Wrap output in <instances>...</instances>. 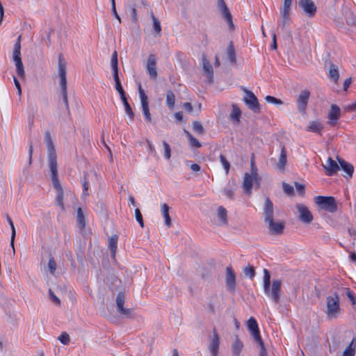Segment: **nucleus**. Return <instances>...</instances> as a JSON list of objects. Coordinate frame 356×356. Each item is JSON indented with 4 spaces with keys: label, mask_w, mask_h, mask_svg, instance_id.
<instances>
[{
    "label": "nucleus",
    "mask_w": 356,
    "mask_h": 356,
    "mask_svg": "<svg viewBox=\"0 0 356 356\" xmlns=\"http://www.w3.org/2000/svg\"><path fill=\"white\" fill-rule=\"evenodd\" d=\"M264 291L273 302L277 303L280 300L282 282L280 280H273L270 286V275L269 271L264 269Z\"/></svg>",
    "instance_id": "1"
},
{
    "label": "nucleus",
    "mask_w": 356,
    "mask_h": 356,
    "mask_svg": "<svg viewBox=\"0 0 356 356\" xmlns=\"http://www.w3.org/2000/svg\"><path fill=\"white\" fill-rule=\"evenodd\" d=\"M58 73L59 77V85L61 88V96L65 107L68 108V99L67 91V79H66V62L62 55L58 57Z\"/></svg>",
    "instance_id": "2"
},
{
    "label": "nucleus",
    "mask_w": 356,
    "mask_h": 356,
    "mask_svg": "<svg viewBox=\"0 0 356 356\" xmlns=\"http://www.w3.org/2000/svg\"><path fill=\"white\" fill-rule=\"evenodd\" d=\"M341 313L339 296L335 292L326 298L325 314L328 318H336Z\"/></svg>",
    "instance_id": "3"
},
{
    "label": "nucleus",
    "mask_w": 356,
    "mask_h": 356,
    "mask_svg": "<svg viewBox=\"0 0 356 356\" xmlns=\"http://www.w3.org/2000/svg\"><path fill=\"white\" fill-rule=\"evenodd\" d=\"M44 140L48 151V161L51 173L58 172L56 150L49 131L44 133Z\"/></svg>",
    "instance_id": "4"
},
{
    "label": "nucleus",
    "mask_w": 356,
    "mask_h": 356,
    "mask_svg": "<svg viewBox=\"0 0 356 356\" xmlns=\"http://www.w3.org/2000/svg\"><path fill=\"white\" fill-rule=\"evenodd\" d=\"M252 175L245 173L243 181V188L246 194L250 195L252 192V184L254 181L258 186L259 185V178L257 172V169L254 167V162L252 161Z\"/></svg>",
    "instance_id": "5"
},
{
    "label": "nucleus",
    "mask_w": 356,
    "mask_h": 356,
    "mask_svg": "<svg viewBox=\"0 0 356 356\" xmlns=\"http://www.w3.org/2000/svg\"><path fill=\"white\" fill-rule=\"evenodd\" d=\"M315 203L321 209L334 213L337 210L335 199L332 196L318 195L315 197Z\"/></svg>",
    "instance_id": "6"
},
{
    "label": "nucleus",
    "mask_w": 356,
    "mask_h": 356,
    "mask_svg": "<svg viewBox=\"0 0 356 356\" xmlns=\"http://www.w3.org/2000/svg\"><path fill=\"white\" fill-rule=\"evenodd\" d=\"M51 175L53 186L56 191V203L63 211H65V207L63 203L64 193L59 182L58 172L51 173Z\"/></svg>",
    "instance_id": "7"
},
{
    "label": "nucleus",
    "mask_w": 356,
    "mask_h": 356,
    "mask_svg": "<svg viewBox=\"0 0 356 356\" xmlns=\"http://www.w3.org/2000/svg\"><path fill=\"white\" fill-rule=\"evenodd\" d=\"M139 97L141 103L142 112L147 122H152V116L149 109L148 97L145 91L142 89L141 86L138 87Z\"/></svg>",
    "instance_id": "8"
},
{
    "label": "nucleus",
    "mask_w": 356,
    "mask_h": 356,
    "mask_svg": "<svg viewBox=\"0 0 356 356\" xmlns=\"http://www.w3.org/2000/svg\"><path fill=\"white\" fill-rule=\"evenodd\" d=\"M298 6L308 17H313L316 13L317 8L312 0H299Z\"/></svg>",
    "instance_id": "9"
},
{
    "label": "nucleus",
    "mask_w": 356,
    "mask_h": 356,
    "mask_svg": "<svg viewBox=\"0 0 356 356\" xmlns=\"http://www.w3.org/2000/svg\"><path fill=\"white\" fill-rule=\"evenodd\" d=\"M245 96L243 97V102L248 107L249 109L255 113L259 112V104L258 99L254 94L249 90H244Z\"/></svg>",
    "instance_id": "10"
},
{
    "label": "nucleus",
    "mask_w": 356,
    "mask_h": 356,
    "mask_svg": "<svg viewBox=\"0 0 356 356\" xmlns=\"http://www.w3.org/2000/svg\"><path fill=\"white\" fill-rule=\"evenodd\" d=\"M292 1L293 0H284L283 6L280 10V24L282 26V27H284L286 25L289 24Z\"/></svg>",
    "instance_id": "11"
},
{
    "label": "nucleus",
    "mask_w": 356,
    "mask_h": 356,
    "mask_svg": "<svg viewBox=\"0 0 356 356\" xmlns=\"http://www.w3.org/2000/svg\"><path fill=\"white\" fill-rule=\"evenodd\" d=\"M218 8L221 11V13H222L224 19L228 24L229 29H233L234 28V25L233 21H232V16L226 5L225 1L224 0H218Z\"/></svg>",
    "instance_id": "12"
},
{
    "label": "nucleus",
    "mask_w": 356,
    "mask_h": 356,
    "mask_svg": "<svg viewBox=\"0 0 356 356\" xmlns=\"http://www.w3.org/2000/svg\"><path fill=\"white\" fill-rule=\"evenodd\" d=\"M146 70L151 79H154L157 77L156 58L153 54H149L148 56Z\"/></svg>",
    "instance_id": "13"
},
{
    "label": "nucleus",
    "mask_w": 356,
    "mask_h": 356,
    "mask_svg": "<svg viewBox=\"0 0 356 356\" xmlns=\"http://www.w3.org/2000/svg\"><path fill=\"white\" fill-rule=\"evenodd\" d=\"M341 115V109L336 104H332L330 106V111L328 113V121L329 125L334 127L337 124L338 120Z\"/></svg>",
    "instance_id": "14"
},
{
    "label": "nucleus",
    "mask_w": 356,
    "mask_h": 356,
    "mask_svg": "<svg viewBox=\"0 0 356 356\" xmlns=\"http://www.w3.org/2000/svg\"><path fill=\"white\" fill-rule=\"evenodd\" d=\"M13 60L16 67L17 75L24 79L25 77V71L21 58V52H13Z\"/></svg>",
    "instance_id": "15"
},
{
    "label": "nucleus",
    "mask_w": 356,
    "mask_h": 356,
    "mask_svg": "<svg viewBox=\"0 0 356 356\" xmlns=\"http://www.w3.org/2000/svg\"><path fill=\"white\" fill-rule=\"evenodd\" d=\"M247 327L252 337L255 341L261 339L260 332L258 327V323L254 318L250 317L247 323Z\"/></svg>",
    "instance_id": "16"
},
{
    "label": "nucleus",
    "mask_w": 356,
    "mask_h": 356,
    "mask_svg": "<svg viewBox=\"0 0 356 356\" xmlns=\"http://www.w3.org/2000/svg\"><path fill=\"white\" fill-rule=\"evenodd\" d=\"M220 344V338L216 332V330L214 328L213 331V337L210 341L209 349L211 353V356H218V349Z\"/></svg>",
    "instance_id": "17"
},
{
    "label": "nucleus",
    "mask_w": 356,
    "mask_h": 356,
    "mask_svg": "<svg viewBox=\"0 0 356 356\" xmlns=\"http://www.w3.org/2000/svg\"><path fill=\"white\" fill-rule=\"evenodd\" d=\"M309 95L310 92L307 90L301 91L300 94L299 95L297 100V104L298 109L301 112H305V111L306 110Z\"/></svg>",
    "instance_id": "18"
},
{
    "label": "nucleus",
    "mask_w": 356,
    "mask_h": 356,
    "mask_svg": "<svg viewBox=\"0 0 356 356\" xmlns=\"http://www.w3.org/2000/svg\"><path fill=\"white\" fill-rule=\"evenodd\" d=\"M296 207L299 212L300 219L302 222L309 223L312 221V215L307 207L302 204H297Z\"/></svg>",
    "instance_id": "19"
},
{
    "label": "nucleus",
    "mask_w": 356,
    "mask_h": 356,
    "mask_svg": "<svg viewBox=\"0 0 356 356\" xmlns=\"http://www.w3.org/2000/svg\"><path fill=\"white\" fill-rule=\"evenodd\" d=\"M323 167L325 169L326 175L327 176H333L339 169L337 162L330 157L327 159L325 164L323 165Z\"/></svg>",
    "instance_id": "20"
},
{
    "label": "nucleus",
    "mask_w": 356,
    "mask_h": 356,
    "mask_svg": "<svg viewBox=\"0 0 356 356\" xmlns=\"http://www.w3.org/2000/svg\"><path fill=\"white\" fill-rule=\"evenodd\" d=\"M264 214L265 222L273 219V204L268 197L266 198L264 201Z\"/></svg>",
    "instance_id": "21"
},
{
    "label": "nucleus",
    "mask_w": 356,
    "mask_h": 356,
    "mask_svg": "<svg viewBox=\"0 0 356 356\" xmlns=\"http://www.w3.org/2000/svg\"><path fill=\"white\" fill-rule=\"evenodd\" d=\"M226 284L232 291L236 287V276L231 266L226 268Z\"/></svg>",
    "instance_id": "22"
},
{
    "label": "nucleus",
    "mask_w": 356,
    "mask_h": 356,
    "mask_svg": "<svg viewBox=\"0 0 356 356\" xmlns=\"http://www.w3.org/2000/svg\"><path fill=\"white\" fill-rule=\"evenodd\" d=\"M237 188L236 181L234 179L229 180L222 190V194L230 200L234 198V191Z\"/></svg>",
    "instance_id": "23"
},
{
    "label": "nucleus",
    "mask_w": 356,
    "mask_h": 356,
    "mask_svg": "<svg viewBox=\"0 0 356 356\" xmlns=\"http://www.w3.org/2000/svg\"><path fill=\"white\" fill-rule=\"evenodd\" d=\"M266 222L268 224L269 231L271 234H280L284 228V224L282 222H275L273 219Z\"/></svg>",
    "instance_id": "24"
},
{
    "label": "nucleus",
    "mask_w": 356,
    "mask_h": 356,
    "mask_svg": "<svg viewBox=\"0 0 356 356\" xmlns=\"http://www.w3.org/2000/svg\"><path fill=\"white\" fill-rule=\"evenodd\" d=\"M323 129V124L320 120L310 121L307 125V131L321 134Z\"/></svg>",
    "instance_id": "25"
},
{
    "label": "nucleus",
    "mask_w": 356,
    "mask_h": 356,
    "mask_svg": "<svg viewBox=\"0 0 356 356\" xmlns=\"http://www.w3.org/2000/svg\"><path fill=\"white\" fill-rule=\"evenodd\" d=\"M202 65L203 70L205 74L207 75L209 83L213 81V67L209 60L207 59L206 56H202Z\"/></svg>",
    "instance_id": "26"
},
{
    "label": "nucleus",
    "mask_w": 356,
    "mask_h": 356,
    "mask_svg": "<svg viewBox=\"0 0 356 356\" xmlns=\"http://www.w3.org/2000/svg\"><path fill=\"white\" fill-rule=\"evenodd\" d=\"M243 348V343L239 339L238 336H236L234 342L232 344V353L233 356H239Z\"/></svg>",
    "instance_id": "27"
},
{
    "label": "nucleus",
    "mask_w": 356,
    "mask_h": 356,
    "mask_svg": "<svg viewBox=\"0 0 356 356\" xmlns=\"http://www.w3.org/2000/svg\"><path fill=\"white\" fill-rule=\"evenodd\" d=\"M341 169L346 173L347 176L351 177L354 171L353 166L341 159H338Z\"/></svg>",
    "instance_id": "28"
},
{
    "label": "nucleus",
    "mask_w": 356,
    "mask_h": 356,
    "mask_svg": "<svg viewBox=\"0 0 356 356\" xmlns=\"http://www.w3.org/2000/svg\"><path fill=\"white\" fill-rule=\"evenodd\" d=\"M169 207L165 203L162 204L161 206V213L165 219V225L168 227H170L171 226V218L169 215Z\"/></svg>",
    "instance_id": "29"
},
{
    "label": "nucleus",
    "mask_w": 356,
    "mask_h": 356,
    "mask_svg": "<svg viewBox=\"0 0 356 356\" xmlns=\"http://www.w3.org/2000/svg\"><path fill=\"white\" fill-rule=\"evenodd\" d=\"M241 116V111L240 108L237 106L233 104L232 110L229 115V119L231 120H232L233 122H234L235 123L238 124L240 122Z\"/></svg>",
    "instance_id": "30"
},
{
    "label": "nucleus",
    "mask_w": 356,
    "mask_h": 356,
    "mask_svg": "<svg viewBox=\"0 0 356 356\" xmlns=\"http://www.w3.org/2000/svg\"><path fill=\"white\" fill-rule=\"evenodd\" d=\"M286 163V151L284 148V147H282L281 149V153L279 157V161L277 163V168L280 170H283L284 168V166Z\"/></svg>",
    "instance_id": "31"
},
{
    "label": "nucleus",
    "mask_w": 356,
    "mask_h": 356,
    "mask_svg": "<svg viewBox=\"0 0 356 356\" xmlns=\"http://www.w3.org/2000/svg\"><path fill=\"white\" fill-rule=\"evenodd\" d=\"M329 77L332 79L334 83H337L339 79V73L338 67L334 64H331L330 66L329 73H328Z\"/></svg>",
    "instance_id": "32"
},
{
    "label": "nucleus",
    "mask_w": 356,
    "mask_h": 356,
    "mask_svg": "<svg viewBox=\"0 0 356 356\" xmlns=\"http://www.w3.org/2000/svg\"><path fill=\"white\" fill-rule=\"evenodd\" d=\"M227 56L228 60L231 63H234L236 62L235 49L232 42L229 44L227 47Z\"/></svg>",
    "instance_id": "33"
},
{
    "label": "nucleus",
    "mask_w": 356,
    "mask_h": 356,
    "mask_svg": "<svg viewBox=\"0 0 356 356\" xmlns=\"http://www.w3.org/2000/svg\"><path fill=\"white\" fill-rule=\"evenodd\" d=\"M76 221L78 223L79 227L81 229H83L86 227V220L85 216L83 213V211L81 208H78L77 212H76Z\"/></svg>",
    "instance_id": "34"
},
{
    "label": "nucleus",
    "mask_w": 356,
    "mask_h": 356,
    "mask_svg": "<svg viewBox=\"0 0 356 356\" xmlns=\"http://www.w3.org/2000/svg\"><path fill=\"white\" fill-rule=\"evenodd\" d=\"M175 104V96L172 90H168L166 93V104L170 109H172Z\"/></svg>",
    "instance_id": "35"
},
{
    "label": "nucleus",
    "mask_w": 356,
    "mask_h": 356,
    "mask_svg": "<svg viewBox=\"0 0 356 356\" xmlns=\"http://www.w3.org/2000/svg\"><path fill=\"white\" fill-rule=\"evenodd\" d=\"M184 133L186 134V136H187L188 139V141H189V143H190V145L193 147H196V148H199L202 146L201 143L199 142V140L195 138V137H193L189 131H188L187 130L184 129Z\"/></svg>",
    "instance_id": "36"
},
{
    "label": "nucleus",
    "mask_w": 356,
    "mask_h": 356,
    "mask_svg": "<svg viewBox=\"0 0 356 356\" xmlns=\"http://www.w3.org/2000/svg\"><path fill=\"white\" fill-rule=\"evenodd\" d=\"M355 339H353L351 343L346 348L342 356H354L355 355Z\"/></svg>",
    "instance_id": "37"
},
{
    "label": "nucleus",
    "mask_w": 356,
    "mask_h": 356,
    "mask_svg": "<svg viewBox=\"0 0 356 356\" xmlns=\"http://www.w3.org/2000/svg\"><path fill=\"white\" fill-rule=\"evenodd\" d=\"M125 302L124 294L122 292L119 293L116 297V308L118 310H122Z\"/></svg>",
    "instance_id": "38"
},
{
    "label": "nucleus",
    "mask_w": 356,
    "mask_h": 356,
    "mask_svg": "<svg viewBox=\"0 0 356 356\" xmlns=\"http://www.w3.org/2000/svg\"><path fill=\"white\" fill-rule=\"evenodd\" d=\"M122 101V103L124 104V111H125V113L130 118H134V113L132 111V109L131 108V106L129 105V104L128 103L127 100V98L126 97H124V98H122L121 99Z\"/></svg>",
    "instance_id": "39"
},
{
    "label": "nucleus",
    "mask_w": 356,
    "mask_h": 356,
    "mask_svg": "<svg viewBox=\"0 0 356 356\" xmlns=\"http://www.w3.org/2000/svg\"><path fill=\"white\" fill-rule=\"evenodd\" d=\"M219 159L222 165L223 166V168L225 171V174L227 175L229 173L230 168L229 162L227 160L226 157L222 154L220 155Z\"/></svg>",
    "instance_id": "40"
},
{
    "label": "nucleus",
    "mask_w": 356,
    "mask_h": 356,
    "mask_svg": "<svg viewBox=\"0 0 356 356\" xmlns=\"http://www.w3.org/2000/svg\"><path fill=\"white\" fill-rule=\"evenodd\" d=\"M117 242L118 238L116 236H113L109 239V248L113 256L115 255L117 250Z\"/></svg>",
    "instance_id": "41"
},
{
    "label": "nucleus",
    "mask_w": 356,
    "mask_h": 356,
    "mask_svg": "<svg viewBox=\"0 0 356 356\" xmlns=\"http://www.w3.org/2000/svg\"><path fill=\"white\" fill-rule=\"evenodd\" d=\"M218 216L221 219L223 224L227 223V211L222 207H219L218 209Z\"/></svg>",
    "instance_id": "42"
},
{
    "label": "nucleus",
    "mask_w": 356,
    "mask_h": 356,
    "mask_svg": "<svg viewBox=\"0 0 356 356\" xmlns=\"http://www.w3.org/2000/svg\"><path fill=\"white\" fill-rule=\"evenodd\" d=\"M118 313L127 318H132L134 316V310L132 309H127L124 307L122 310H118Z\"/></svg>",
    "instance_id": "43"
},
{
    "label": "nucleus",
    "mask_w": 356,
    "mask_h": 356,
    "mask_svg": "<svg viewBox=\"0 0 356 356\" xmlns=\"http://www.w3.org/2000/svg\"><path fill=\"white\" fill-rule=\"evenodd\" d=\"M118 54L117 51H115L111 56V67L112 70L118 69Z\"/></svg>",
    "instance_id": "44"
},
{
    "label": "nucleus",
    "mask_w": 356,
    "mask_h": 356,
    "mask_svg": "<svg viewBox=\"0 0 356 356\" xmlns=\"http://www.w3.org/2000/svg\"><path fill=\"white\" fill-rule=\"evenodd\" d=\"M152 20H153L154 29L159 35H160L161 31V26L160 22L159 21V19L157 18H156L154 17V15L153 14L152 15Z\"/></svg>",
    "instance_id": "45"
},
{
    "label": "nucleus",
    "mask_w": 356,
    "mask_h": 356,
    "mask_svg": "<svg viewBox=\"0 0 356 356\" xmlns=\"http://www.w3.org/2000/svg\"><path fill=\"white\" fill-rule=\"evenodd\" d=\"M57 268V264L55 259L51 257L48 261V268L51 274L54 275Z\"/></svg>",
    "instance_id": "46"
},
{
    "label": "nucleus",
    "mask_w": 356,
    "mask_h": 356,
    "mask_svg": "<svg viewBox=\"0 0 356 356\" xmlns=\"http://www.w3.org/2000/svg\"><path fill=\"white\" fill-rule=\"evenodd\" d=\"M163 145L164 147V156L167 160H169L171 156L170 147L168 145V143L165 140L163 141Z\"/></svg>",
    "instance_id": "47"
},
{
    "label": "nucleus",
    "mask_w": 356,
    "mask_h": 356,
    "mask_svg": "<svg viewBox=\"0 0 356 356\" xmlns=\"http://www.w3.org/2000/svg\"><path fill=\"white\" fill-rule=\"evenodd\" d=\"M58 340L63 345H67L70 343V336L66 332H63L58 337Z\"/></svg>",
    "instance_id": "48"
},
{
    "label": "nucleus",
    "mask_w": 356,
    "mask_h": 356,
    "mask_svg": "<svg viewBox=\"0 0 356 356\" xmlns=\"http://www.w3.org/2000/svg\"><path fill=\"white\" fill-rule=\"evenodd\" d=\"M243 273L245 274V276L249 277L250 279H252L255 275L254 268L249 266L243 268Z\"/></svg>",
    "instance_id": "49"
},
{
    "label": "nucleus",
    "mask_w": 356,
    "mask_h": 356,
    "mask_svg": "<svg viewBox=\"0 0 356 356\" xmlns=\"http://www.w3.org/2000/svg\"><path fill=\"white\" fill-rule=\"evenodd\" d=\"M265 99L268 103H270V104H276V105L282 104V102L281 99L275 98L273 96L267 95L265 97Z\"/></svg>",
    "instance_id": "50"
},
{
    "label": "nucleus",
    "mask_w": 356,
    "mask_h": 356,
    "mask_svg": "<svg viewBox=\"0 0 356 356\" xmlns=\"http://www.w3.org/2000/svg\"><path fill=\"white\" fill-rule=\"evenodd\" d=\"M193 129L198 134H202L204 131V129L202 124L198 121H195L193 123Z\"/></svg>",
    "instance_id": "51"
},
{
    "label": "nucleus",
    "mask_w": 356,
    "mask_h": 356,
    "mask_svg": "<svg viewBox=\"0 0 356 356\" xmlns=\"http://www.w3.org/2000/svg\"><path fill=\"white\" fill-rule=\"evenodd\" d=\"M135 217H136V220L139 223L140 226L141 227H143L144 222H143V216H142L139 209H135Z\"/></svg>",
    "instance_id": "52"
},
{
    "label": "nucleus",
    "mask_w": 356,
    "mask_h": 356,
    "mask_svg": "<svg viewBox=\"0 0 356 356\" xmlns=\"http://www.w3.org/2000/svg\"><path fill=\"white\" fill-rule=\"evenodd\" d=\"M256 341L258 343L260 347L259 356H267V351L264 346V343L262 341V339H261L260 340H257Z\"/></svg>",
    "instance_id": "53"
},
{
    "label": "nucleus",
    "mask_w": 356,
    "mask_h": 356,
    "mask_svg": "<svg viewBox=\"0 0 356 356\" xmlns=\"http://www.w3.org/2000/svg\"><path fill=\"white\" fill-rule=\"evenodd\" d=\"M282 186H283V190L286 194L291 195L293 193L294 189L291 185L284 182L282 184Z\"/></svg>",
    "instance_id": "54"
},
{
    "label": "nucleus",
    "mask_w": 356,
    "mask_h": 356,
    "mask_svg": "<svg viewBox=\"0 0 356 356\" xmlns=\"http://www.w3.org/2000/svg\"><path fill=\"white\" fill-rule=\"evenodd\" d=\"M21 39L22 35H19L13 47V52H21Z\"/></svg>",
    "instance_id": "55"
},
{
    "label": "nucleus",
    "mask_w": 356,
    "mask_h": 356,
    "mask_svg": "<svg viewBox=\"0 0 356 356\" xmlns=\"http://www.w3.org/2000/svg\"><path fill=\"white\" fill-rule=\"evenodd\" d=\"M21 39L22 35H19L13 47V52H21Z\"/></svg>",
    "instance_id": "56"
},
{
    "label": "nucleus",
    "mask_w": 356,
    "mask_h": 356,
    "mask_svg": "<svg viewBox=\"0 0 356 356\" xmlns=\"http://www.w3.org/2000/svg\"><path fill=\"white\" fill-rule=\"evenodd\" d=\"M49 295L51 301L56 305H60V299L54 294L51 289H49Z\"/></svg>",
    "instance_id": "57"
},
{
    "label": "nucleus",
    "mask_w": 356,
    "mask_h": 356,
    "mask_svg": "<svg viewBox=\"0 0 356 356\" xmlns=\"http://www.w3.org/2000/svg\"><path fill=\"white\" fill-rule=\"evenodd\" d=\"M115 87L116 90L119 92L120 95V99L125 97V93L121 85V83H116Z\"/></svg>",
    "instance_id": "58"
},
{
    "label": "nucleus",
    "mask_w": 356,
    "mask_h": 356,
    "mask_svg": "<svg viewBox=\"0 0 356 356\" xmlns=\"http://www.w3.org/2000/svg\"><path fill=\"white\" fill-rule=\"evenodd\" d=\"M147 145H148V149H147L148 152L149 154H151L152 155H153V156H156V152L154 145L149 140H147Z\"/></svg>",
    "instance_id": "59"
},
{
    "label": "nucleus",
    "mask_w": 356,
    "mask_h": 356,
    "mask_svg": "<svg viewBox=\"0 0 356 356\" xmlns=\"http://www.w3.org/2000/svg\"><path fill=\"white\" fill-rule=\"evenodd\" d=\"M346 294L351 303L354 305L355 303V298L354 297L353 292L350 289H346Z\"/></svg>",
    "instance_id": "60"
},
{
    "label": "nucleus",
    "mask_w": 356,
    "mask_h": 356,
    "mask_svg": "<svg viewBox=\"0 0 356 356\" xmlns=\"http://www.w3.org/2000/svg\"><path fill=\"white\" fill-rule=\"evenodd\" d=\"M111 11H112V13H113V16L115 17V18H116L118 20L119 24H120L121 18L119 16L117 10H116L115 3H113V4H111Z\"/></svg>",
    "instance_id": "61"
},
{
    "label": "nucleus",
    "mask_w": 356,
    "mask_h": 356,
    "mask_svg": "<svg viewBox=\"0 0 356 356\" xmlns=\"http://www.w3.org/2000/svg\"><path fill=\"white\" fill-rule=\"evenodd\" d=\"M6 220H7L8 224L10 226L11 233H13V235L15 236L16 235V231H15V226H14V224H13V222L12 219L10 218V217L8 215H6Z\"/></svg>",
    "instance_id": "62"
},
{
    "label": "nucleus",
    "mask_w": 356,
    "mask_h": 356,
    "mask_svg": "<svg viewBox=\"0 0 356 356\" xmlns=\"http://www.w3.org/2000/svg\"><path fill=\"white\" fill-rule=\"evenodd\" d=\"M13 81L15 83V86L16 88L17 89V94L20 97L22 95V88H21L20 83L15 76H13Z\"/></svg>",
    "instance_id": "63"
},
{
    "label": "nucleus",
    "mask_w": 356,
    "mask_h": 356,
    "mask_svg": "<svg viewBox=\"0 0 356 356\" xmlns=\"http://www.w3.org/2000/svg\"><path fill=\"white\" fill-rule=\"evenodd\" d=\"M88 183L86 181H84L83 183V193H82L83 196L88 195Z\"/></svg>",
    "instance_id": "64"
}]
</instances>
